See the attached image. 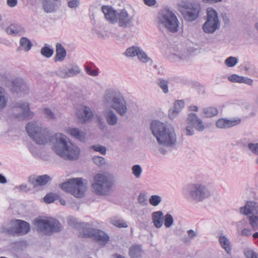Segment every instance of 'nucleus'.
Wrapping results in <instances>:
<instances>
[{
    "label": "nucleus",
    "instance_id": "nucleus-1",
    "mask_svg": "<svg viewBox=\"0 0 258 258\" xmlns=\"http://www.w3.org/2000/svg\"><path fill=\"white\" fill-rule=\"evenodd\" d=\"M26 128L28 135L36 144L45 145L49 141L53 150L59 157L68 160H75L79 158L80 149L71 143L65 135L56 133L50 136L46 127L35 121L28 123Z\"/></svg>",
    "mask_w": 258,
    "mask_h": 258
},
{
    "label": "nucleus",
    "instance_id": "nucleus-2",
    "mask_svg": "<svg viewBox=\"0 0 258 258\" xmlns=\"http://www.w3.org/2000/svg\"><path fill=\"white\" fill-rule=\"evenodd\" d=\"M152 134L159 145V151L163 155L167 153L166 149L172 148L177 143L174 128L169 124L158 120H152L150 124Z\"/></svg>",
    "mask_w": 258,
    "mask_h": 258
},
{
    "label": "nucleus",
    "instance_id": "nucleus-3",
    "mask_svg": "<svg viewBox=\"0 0 258 258\" xmlns=\"http://www.w3.org/2000/svg\"><path fill=\"white\" fill-rule=\"evenodd\" d=\"M102 11L106 20L111 24L118 23L123 28H130L134 25L135 15L125 9L116 10L110 6L104 5Z\"/></svg>",
    "mask_w": 258,
    "mask_h": 258
},
{
    "label": "nucleus",
    "instance_id": "nucleus-4",
    "mask_svg": "<svg viewBox=\"0 0 258 258\" xmlns=\"http://www.w3.org/2000/svg\"><path fill=\"white\" fill-rule=\"evenodd\" d=\"M102 103L105 109H112L120 116L127 112V102L119 92L112 89L105 90L102 98Z\"/></svg>",
    "mask_w": 258,
    "mask_h": 258
},
{
    "label": "nucleus",
    "instance_id": "nucleus-5",
    "mask_svg": "<svg viewBox=\"0 0 258 258\" xmlns=\"http://www.w3.org/2000/svg\"><path fill=\"white\" fill-rule=\"evenodd\" d=\"M157 23L159 28H163L167 31L175 33L179 28L180 22L175 13L169 9H163L158 13Z\"/></svg>",
    "mask_w": 258,
    "mask_h": 258
},
{
    "label": "nucleus",
    "instance_id": "nucleus-6",
    "mask_svg": "<svg viewBox=\"0 0 258 258\" xmlns=\"http://www.w3.org/2000/svg\"><path fill=\"white\" fill-rule=\"evenodd\" d=\"M114 184L113 177L106 173H99L94 177L92 184V191L99 196H107L111 194Z\"/></svg>",
    "mask_w": 258,
    "mask_h": 258
},
{
    "label": "nucleus",
    "instance_id": "nucleus-7",
    "mask_svg": "<svg viewBox=\"0 0 258 258\" xmlns=\"http://www.w3.org/2000/svg\"><path fill=\"white\" fill-rule=\"evenodd\" d=\"M205 20V21L202 26V29L205 33L213 34L220 29L221 22L218 17V13L214 9L208 8L206 9Z\"/></svg>",
    "mask_w": 258,
    "mask_h": 258
},
{
    "label": "nucleus",
    "instance_id": "nucleus-8",
    "mask_svg": "<svg viewBox=\"0 0 258 258\" xmlns=\"http://www.w3.org/2000/svg\"><path fill=\"white\" fill-rule=\"evenodd\" d=\"M185 195L191 202H200L208 198L210 192L205 185L198 183L189 185L185 191Z\"/></svg>",
    "mask_w": 258,
    "mask_h": 258
},
{
    "label": "nucleus",
    "instance_id": "nucleus-9",
    "mask_svg": "<svg viewBox=\"0 0 258 258\" xmlns=\"http://www.w3.org/2000/svg\"><path fill=\"white\" fill-rule=\"evenodd\" d=\"M201 8L199 3L188 0L182 1L180 5V12L185 21L192 22L200 16Z\"/></svg>",
    "mask_w": 258,
    "mask_h": 258
},
{
    "label": "nucleus",
    "instance_id": "nucleus-10",
    "mask_svg": "<svg viewBox=\"0 0 258 258\" xmlns=\"http://www.w3.org/2000/svg\"><path fill=\"white\" fill-rule=\"evenodd\" d=\"M82 178H73L68 179V180L60 185L62 189L66 192L73 195L77 198L83 197L86 190V184L83 181ZM84 181H86L85 180Z\"/></svg>",
    "mask_w": 258,
    "mask_h": 258
},
{
    "label": "nucleus",
    "instance_id": "nucleus-11",
    "mask_svg": "<svg viewBox=\"0 0 258 258\" xmlns=\"http://www.w3.org/2000/svg\"><path fill=\"white\" fill-rule=\"evenodd\" d=\"M35 225L39 232L47 236L61 230L60 222L54 219H36L35 220Z\"/></svg>",
    "mask_w": 258,
    "mask_h": 258
},
{
    "label": "nucleus",
    "instance_id": "nucleus-12",
    "mask_svg": "<svg viewBox=\"0 0 258 258\" xmlns=\"http://www.w3.org/2000/svg\"><path fill=\"white\" fill-rule=\"evenodd\" d=\"M82 232L86 237L91 238L100 245H105L110 240L109 235L103 230L90 227L88 223L83 224Z\"/></svg>",
    "mask_w": 258,
    "mask_h": 258
},
{
    "label": "nucleus",
    "instance_id": "nucleus-13",
    "mask_svg": "<svg viewBox=\"0 0 258 258\" xmlns=\"http://www.w3.org/2000/svg\"><path fill=\"white\" fill-rule=\"evenodd\" d=\"M186 125L181 126V131L186 136H191L195 134V128L199 132H203L205 129L202 120L195 113H189L186 119Z\"/></svg>",
    "mask_w": 258,
    "mask_h": 258
},
{
    "label": "nucleus",
    "instance_id": "nucleus-14",
    "mask_svg": "<svg viewBox=\"0 0 258 258\" xmlns=\"http://www.w3.org/2000/svg\"><path fill=\"white\" fill-rule=\"evenodd\" d=\"M240 212L248 216L249 223L254 230L258 229V204L254 201H248L244 207H241Z\"/></svg>",
    "mask_w": 258,
    "mask_h": 258
},
{
    "label": "nucleus",
    "instance_id": "nucleus-15",
    "mask_svg": "<svg viewBox=\"0 0 258 258\" xmlns=\"http://www.w3.org/2000/svg\"><path fill=\"white\" fill-rule=\"evenodd\" d=\"M12 112L14 116L19 120L33 116V113L30 110L29 104L26 102H19L14 104L12 107Z\"/></svg>",
    "mask_w": 258,
    "mask_h": 258
},
{
    "label": "nucleus",
    "instance_id": "nucleus-16",
    "mask_svg": "<svg viewBox=\"0 0 258 258\" xmlns=\"http://www.w3.org/2000/svg\"><path fill=\"white\" fill-rule=\"evenodd\" d=\"M30 231V224L22 220H16L14 226L8 229L10 234L13 236H22L27 234Z\"/></svg>",
    "mask_w": 258,
    "mask_h": 258
},
{
    "label": "nucleus",
    "instance_id": "nucleus-17",
    "mask_svg": "<svg viewBox=\"0 0 258 258\" xmlns=\"http://www.w3.org/2000/svg\"><path fill=\"white\" fill-rule=\"evenodd\" d=\"M125 53L128 57L137 56L140 61L143 63H146L151 60L147 54L140 47L137 46H133L127 48Z\"/></svg>",
    "mask_w": 258,
    "mask_h": 258
},
{
    "label": "nucleus",
    "instance_id": "nucleus-18",
    "mask_svg": "<svg viewBox=\"0 0 258 258\" xmlns=\"http://www.w3.org/2000/svg\"><path fill=\"white\" fill-rule=\"evenodd\" d=\"M168 58L173 62H180L187 60L189 57V53L183 48H173L168 55Z\"/></svg>",
    "mask_w": 258,
    "mask_h": 258
},
{
    "label": "nucleus",
    "instance_id": "nucleus-19",
    "mask_svg": "<svg viewBox=\"0 0 258 258\" xmlns=\"http://www.w3.org/2000/svg\"><path fill=\"white\" fill-rule=\"evenodd\" d=\"M241 119L239 117H234L230 119L221 118L216 122V126L219 128L227 129L239 124Z\"/></svg>",
    "mask_w": 258,
    "mask_h": 258
},
{
    "label": "nucleus",
    "instance_id": "nucleus-20",
    "mask_svg": "<svg viewBox=\"0 0 258 258\" xmlns=\"http://www.w3.org/2000/svg\"><path fill=\"white\" fill-rule=\"evenodd\" d=\"M42 8L46 13L56 12L61 6V0H40Z\"/></svg>",
    "mask_w": 258,
    "mask_h": 258
},
{
    "label": "nucleus",
    "instance_id": "nucleus-21",
    "mask_svg": "<svg viewBox=\"0 0 258 258\" xmlns=\"http://www.w3.org/2000/svg\"><path fill=\"white\" fill-rule=\"evenodd\" d=\"M77 116L79 121L82 123H84L91 120L93 116V113L90 107L83 106L78 110Z\"/></svg>",
    "mask_w": 258,
    "mask_h": 258
},
{
    "label": "nucleus",
    "instance_id": "nucleus-22",
    "mask_svg": "<svg viewBox=\"0 0 258 258\" xmlns=\"http://www.w3.org/2000/svg\"><path fill=\"white\" fill-rule=\"evenodd\" d=\"M6 32L13 36H20L25 33V29L18 23H12L6 28Z\"/></svg>",
    "mask_w": 258,
    "mask_h": 258
},
{
    "label": "nucleus",
    "instance_id": "nucleus-23",
    "mask_svg": "<svg viewBox=\"0 0 258 258\" xmlns=\"http://www.w3.org/2000/svg\"><path fill=\"white\" fill-rule=\"evenodd\" d=\"M29 89L27 82L22 78H16L12 81V90L14 92H26Z\"/></svg>",
    "mask_w": 258,
    "mask_h": 258
},
{
    "label": "nucleus",
    "instance_id": "nucleus-24",
    "mask_svg": "<svg viewBox=\"0 0 258 258\" xmlns=\"http://www.w3.org/2000/svg\"><path fill=\"white\" fill-rule=\"evenodd\" d=\"M51 179L49 175L44 174L37 176L36 177L30 176L29 178V181L34 187H36L37 186H43L46 184Z\"/></svg>",
    "mask_w": 258,
    "mask_h": 258
},
{
    "label": "nucleus",
    "instance_id": "nucleus-25",
    "mask_svg": "<svg viewBox=\"0 0 258 258\" xmlns=\"http://www.w3.org/2000/svg\"><path fill=\"white\" fill-rule=\"evenodd\" d=\"M152 222L156 228L162 227L164 222V215L161 211L154 212L151 214Z\"/></svg>",
    "mask_w": 258,
    "mask_h": 258
},
{
    "label": "nucleus",
    "instance_id": "nucleus-26",
    "mask_svg": "<svg viewBox=\"0 0 258 258\" xmlns=\"http://www.w3.org/2000/svg\"><path fill=\"white\" fill-rule=\"evenodd\" d=\"M184 103L182 100L176 101L174 106L169 110V117L170 119H174L184 107Z\"/></svg>",
    "mask_w": 258,
    "mask_h": 258
},
{
    "label": "nucleus",
    "instance_id": "nucleus-27",
    "mask_svg": "<svg viewBox=\"0 0 258 258\" xmlns=\"http://www.w3.org/2000/svg\"><path fill=\"white\" fill-rule=\"evenodd\" d=\"M104 115L107 124L111 126H114L118 122L117 115L110 109H106L104 110Z\"/></svg>",
    "mask_w": 258,
    "mask_h": 258
},
{
    "label": "nucleus",
    "instance_id": "nucleus-28",
    "mask_svg": "<svg viewBox=\"0 0 258 258\" xmlns=\"http://www.w3.org/2000/svg\"><path fill=\"white\" fill-rule=\"evenodd\" d=\"M56 54L54 57V61H63L67 55V52L64 47L60 43H57L55 46Z\"/></svg>",
    "mask_w": 258,
    "mask_h": 258
},
{
    "label": "nucleus",
    "instance_id": "nucleus-29",
    "mask_svg": "<svg viewBox=\"0 0 258 258\" xmlns=\"http://www.w3.org/2000/svg\"><path fill=\"white\" fill-rule=\"evenodd\" d=\"M67 133L73 137L79 140L81 142H85L86 139V134L78 128H69L67 130Z\"/></svg>",
    "mask_w": 258,
    "mask_h": 258
},
{
    "label": "nucleus",
    "instance_id": "nucleus-30",
    "mask_svg": "<svg viewBox=\"0 0 258 258\" xmlns=\"http://www.w3.org/2000/svg\"><path fill=\"white\" fill-rule=\"evenodd\" d=\"M32 46V43L30 40L25 37H22L20 40V46L18 50H24L27 52L30 50Z\"/></svg>",
    "mask_w": 258,
    "mask_h": 258
},
{
    "label": "nucleus",
    "instance_id": "nucleus-31",
    "mask_svg": "<svg viewBox=\"0 0 258 258\" xmlns=\"http://www.w3.org/2000/svg\"><path fill=\"white\" fill-rule=\"evenodd\" d=\"M143 251L139 245H133L129 249V255L131 258H141Z\"/></svg>",
    "mask_w": 258,
    "mask_h": 258
},
{
    "label": "nucleus",
    "instance_id": "nucleus-32",
    "mask_svg": "<svg viewBox=\"0 0 258 258\" xmlns=\"http://www.w3.org/2000/svg\"><path fill=\"white\" fill-rule=\"evenodd\" d=\"M219 242L221 247L228 253H230L231 250L230 242L227 237L220 235L218 237Z\"/></svg>",
    "mask_w": 258,
    "mask_h": 258
},
{
    "label": "nucleus",
    "instance_id": "nucleus-33",
    "mask_svg": "<svg viewBox=\"0 0 258 258\" xmlns=\"http://www.w3.org/2000/svg\"><path fill=\"white\" fill-rule=\"evenodd\" d=\"M6 95L5 89L0 86V111L7 106L8 99Z\"/></svg>",
    "mask_w": 258,
    "mask_h": 258
},
{
    "label": "nucleus",
    "instance_id": "nucleus-34",
    "mask_svg": "<svg viewBox=\"0 0 258 258\" xmlns=\"http://www.w3.org/2000/svg\"><path fill=\"white\" fill-rule=\"evenodd\" d=\"M81 72V69L76 64H71L67 66L68 78L73 77L79 74Z\"/></svg>",
    "mask_w": 258,
    "mask_h": 258
},
{
    "label": "nucleus",
    "instance_id": "nucleus-35",
    "mask_svg": "<svg viewBox=\"0 0 258 258\" xmlns=\"http://www.w3.org/2000/svg\"><path fill=\"white\" fill-rule=\"evenodd\" d=\"M110 223L118 228H126L127 224L123 219L113 217L110 220Z\"/></svg>",
    "mask_w": 258,
    "mask_h": 258
},
{
    "label": "nucleus",
    "instance_id": "nucleus-36",
    "mask_svg": "<svg viewBox=\"0 0 258 258\" xmlns=\"http://www.w3.org/2000/svg\"><path fill=\"white\" fill-rule=\"evenodd\" d=\"M203 113L206 117H212L218 113L217 109L214 107H209L203 109Z\"/></svg>",
    "mask_w": 258,
    "mask_h": 258
},
{
    "label": "nucleus",
    "instance_id": "nucleus-37",
    "mask_svg": "<svg viewBox=\"0 0 258 258\" xmlns=\"http://www.w3.org/2000/svg\"><path fill=\"white\" fill-rule=\"evenodd\" d=\"M53 49L46 44L41 49V54L47 58L50 57L53 55Z\"/></svg>",
    "mask_w": 258,
    "mask_h": 258
},
{
    "label": "nucleus",
    "instance_id": "nucleus-38",
    "mask_svg": "<svg viewBox=\"0 0 258 258\" xmlns=\"http://www.w3.org/2000/svg\"><path fill=\"white\" fill-rule=\"evenodd\" d=\"M93 162L99 167H104L107 164L106 160L103 157L94 156L92 158Z\"/></svg>",
    "mask_w": 258,
    "mask_h": 258
},
{
    "label": "nucleus",
    "instance_id": "nucleus-39",
    "mask_svg": "<svg viewBox=\"0 0 258 258\" xmlns=\"http://www.w3.org/2000/svg\"><path fill=\"white\" fill-rule=\"evenodd\" d=\"M149 203L153 206H157L162 201V197L159 195H152L150 197Z\"/></svg>",
    "mask_w": 258,
    "mask_h": 258
},
{
    "label": "nucleus",
    "instance_id": "nucleus-40",
    "mask_svg": "<svg viewBox=\"0 0 258 258\" xmlns=\"http://www.w3.org/2000/svg\"><path fill=\"white\" fill-rule=\"evenodd\" d=\"M56 75L63 79L68 78L67 66H64L58 68L56 72Z\"/></svg>",
    "mask_w": 258,
    "mask_h": 258
},
{
    "label": "nucleus",
    "instance_id": "nucleus-41",
    "mask_svg": "<svg viewBox=\"0 0 258 258\" xmlns=\"http://www.w3.org/2000/svg\"><path fill=\"white\" fill-rule=\"evenodd\" d=\"M157 84L164 93L168 92V81L159 79L157 80Z\"/></svg>",
    "mask_w": 258,
    "mask_h": 258
},
{
    "label": "nucleus",
    "instance_id": "nucleus-42",
    "mask_svg": "<svg viewBox=\"0 0 258 258\" xmlns=\"http://www.w3.org/2000/svg\"><path fill=\"white\" fill-rule=\"evenodd\" d=\"M58 195L54 193H49L44 197V201L47 204L53 203L58 198Z\"/></svg>",
    "mask_w": 258,
    "mask_h": 258
},
{
    "label": "nucleus",
    "instance_id": "nucleus-43",
    "mask_svg": "<svg viewBox=\"0 0 258 258\" xmlns=\"http://www.w3.org/2000/svg\"><path fill=\"white\" fill-rule=\"evenodd\" d=\"M238 62V59L233 56H229L227 57L224 61L226 66L230 68L234 67Z\"/></svg>",
    "mask_w": 258,
    "mask_h": 258
},
{
    "label": "nucleus",
    "instance_id": "nucleus-44",
    "mask_svg": "<svg viewBox=\"0 0 258 258\" xmlns=\"http://www.w3.org/2000/svg\"><path fill=\"white\" fill-rule=\"evenodd\" d=\"M164 225L166 228L170 227L173 224L174 219L172 216L170 214H166L164 216Z\"/></svg>",
    "mask_w": 258,
    "mask_h": 258
},
{
    "label": "nucleus",
    "instance_id": "nucleus-45",
    "mask_svg": "<svg viewBox=\"0 0 258 258\" xmlns=\"http://www.w3.org/2000/svg\"><path fill=\"white\" fill-rule=\"evenodd\" d=\"M132 170L133 174L136 178H138L141 176L142 173V169L140 165L137 164L134 165L132 168Z\"/></svg>",
    "mask_w": 258,
    "mask_h": 258
},
{
    "label": "nucleus",
    "instance_id": "nucleus-46",
    "mask_svg": "<svg viewBox=\"0 0 258 258\" xmlns=\"http://www.w3.org/2000/svg\"><path fill=\"white\" fill-rule=\"evenodd\" d=\"M244 253L246 258H258V253L251 249H246Z\"/></svg>",
    "mask_w": 258,
    "mask_h": 258
},
{
    "label": "nucleus",
    "instance_id": "nucleus-47",
    "mask_svg": "<svg viewBox=\"0 0 258 258\" xmlns=\"http://www.w3.org/2000/svg\"><path fill=\"white\" fill-rule=\"evenodd\" d=\"M91 149H93L95 151L100 152L102 155H105L106 153V148L104 146L99 145H93L91 147Z\"/></svg>",
    "mask_w": 258,
    "mask_h": 258
},
{
    "label": "nucleus",
    "instance_id": "nucleus-48",
    "mask_svg": "<svg viewBox=\"0 0 258 258\" xmlns=\"http://www.w3.org/2000/svg\"><path fill=\"white\" fill-rule=\"evenodd\" d=\"M247 147L252 153L258 155V143L255 144L249 143L248 144Z\"/></svg>",
    "mask_w": 258,
    "mask_h": 258
},
{
    "label": "nucleus",
    "instance_id": "nucleus-49",
    "mask_svg": "<svg viewBox=\"0 0 258 258\" xmlns=\"http://www.w3.org/2000/svg\"><path fill=\"white\" fill-rule=\"evenodd\" d=\"M44 114L45 117L50 119H54L55 116L54 113L48 108H45L44 109Z\"/></svg>",
    "mask_w": 258,
    "mask_h": 258
},
{
    "label": "nucleus",
    "instance_id": "nucleus-50",
    "mask_svg": "<svg viewBox=\"0 0 258 258\" xmlns=\"http://www.w3.org/2000/svg\"><path fill=\"white\" fill-rule=\"evenodd\" d=\"M242 77L233 74L228 77V80L232 82L241 83Z\"/></svg>",
    "mask_w": 258,
    "mask_h": 258
},
{
    "label": "nucleus",
    "instance_id": "nucleus-51",
    "mask_svg": "<svg viewBox=\"0 0 258 258\" xmlns=\"http://www.w3.org/2000/svg\"><path fill=\"white\" fill-rule=\"evenodd\" d=\"M138 200L139 203L143 206H146L148 204L146 197L145 195L143 194L139 195Z\"/></svg>",
    "mask_w": 258,
    "mask_h": 258
},
{
    "label": "nucleus",
    "instance_id": "nucleus-52",
    "mask_svg": "<svg viewBox=\"0 0 258 258\" xmlns=\"http://www.w3.org/2000/svg\"><path fill=\"white\" fill-rule=\"evenodd\" d=\"M85 71L87 74L93 77L97 76L98 74L97 71L92 70L91 67L88 66L85 67Z\"/></svg>",
    "mask_w": 258,
    "mask_h": 258
},
{
    "label": "nucleus",
    "instance_id": "nucleus-53",
    "mask_svg": "<svg viewBox=\"0 0 258 258\" xmlns=\"http://www.w3.org/2000/svg\"><path fill=\"white\" fill-rule=\"evenodd\" d=\"M80 5V0H70L68 2V6L70 8H76Z\"/></svg>",
    "mask_w": 258,
    "mask_h": 258
},
{
    "label": "nucleus",
    "instance_id": "nucleus-54",
    "mask_svg": "<svg viewBox=\"0 0 258 258\" xmlns=\"http://www.w3.org/2000/svg\"><path fill=\"white\" fill-rule=\"evenodd\" d=\"M223 0H202L203 3L213 5L222 2Z\"/></svg>",
    "mask_w": 258,
    "mask_h": 258
},
{
    "label": "nucleus",
    "instance_id": "nucleus-55",
    "mask_svg": "<svg viewBox=\"0 0 258 258\" xmlns=\"http://www.w3.org/2000/svg\"><path fill=\"white\" fill-rule=\"evenodd\" d=\"M241 83H245L248 85H252L253 83V80L248 78L242 77Z\"/></svg>",
    "mask_w": 258,
    "mask_h": 258
},
{
    "label": "nucleus",
    "instance_id": "nucleus-56",
    "mask_svg": "<svg viewBox=\"0 0 258 258\" xmlns=\"http://www.w3.org/2000/svg\"><path fill=\"white\" fill-rule=\"evenodd\" d=\"M241 234L242 236L248 237L251 235V232L250 229L244 228L242 230Z\"/></svg>",
    "mask_w": 258,
    "mask_h": 258
},
{
    "label": "nucleus",
    "instance_id": "nucleus-57",
    "mask_svg": "<svg viewBox=\"0 0 258 258\" xmlns=\"http://www.w3.org/2000/svg\"><path fill=\"white\" fill-rule=\"evenodd\" d=\"M7 5L11 8L15 7L18 3V0H7Z\"/></svg>",
    "mask_w": 258,
    "mask_h": 258
},
{
    "label": "nucleus",
    "instance_id": "nucleus-58",
    "mask_svg": "<svg viewBox=\"0 0 258 258\" xmlns=\"http://www.w3.org/2000/svg\"><path fill=\"white\" fill-rule=\"evenodd\" d=\"M144 3L145 5L148 6H153L156 3V0H144Z\"/></svg>",
    "mask_w": 258,
    "mask_h": 258
},
{
    "label": "nucleus",
    "instance_id": "nucleus-59",
    "mask_svg": "<svg viewBox=\"0 0 258 258\" xmlns=\"http://www.w3.org/2000/svg\"><path fill=\"white\" fill-rule=\"evenodd\" d=\"M17 187L19 188L20 190L22 191L27 192L29 190L26 184H22Z\"/></svg>",
    "mask_w": 258,
    "mask_h": 258
},
{
    "label": "nucleus",
    "instance_id": "nucleus-60",
    "mask_svg": "<svg viewBox=\"0 0 258 258\" xmlns=\"http://www.w3.org/2000/svg\"><path fill=\"white\" fill-rule=\"evenodd\" d=\"M93 33L97 35L98 37L102 39L105 38L104 35L99 30H95L93 31Z\"/></svg>",
    "mask_w": 258,
    "mask_h": 258
},
{
    "label": "nucleus",
    "instance_id": "nucleus-61",
    "mask_svg": "<svg viewBox=\"0 0 258 258\" xmlns=\"http://www.w3.org/2000/svg\"><path fill=\"white\" fill-rule=\"evenodd\" d=\"M98 121L99 124V128L101 130H102V131L104 130L105 129V128H106V125L105 124V123L103 121H102V120L100 118H99L98 119Z\"/></svg>",
    "mask_w": 258,
    "mask_h": 258
},
{
    "label": "nucleus",
    "instance_id": "nucleus-62",
    "mask_svg": "<svg viewBox=\"0 0 258 258\" xmlns=\"http://www.w3.org/2000/svg\"><path fill=\"white\" fill-rule=\"evenodd\" d=\"M188 236L190 238H193L196 236V232L192 230H189L187 231Z\"/></svg>",
    "mask_w": 258,
    "mask_h": 258
},
{
    "label": "nucleus",
    "instance_id": "nucleus-63",
    "mask_svg": "<svg viewBox=\"0 0 258 258\" xmlns=\"http://www.w3.org/2000/svg\"><path fill=\"white\" fill-rule=\"evenodd\" d=\"M7 180L5 176H4L3 174H0V183H7Z\"/></svg>",
    "mask_w": 258,
    "mask_h": 258
},
{
    "label": "nucleus",
    "instance_id": "nucleus-64",
    "mask_svg": "<svg viewBox=\"0 0 258 258\" xmlns=\"http://www.w3.org/2000/svg\"><path fill=\"white\" fill-rule=\"evenodd\" d=\"M190 109L193 111H198V107L196 105H192L190 106Z\"/></svg>",
    "mask_w": 258,
    "mask_h": 258
}]
</instances>
